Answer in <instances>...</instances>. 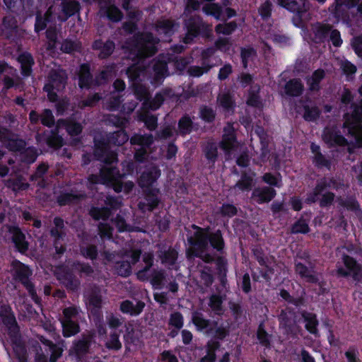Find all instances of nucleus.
<instances>
[{
    "label": "nucleus",
    "instance_id": "nucleus-8",
    "mask_svg": "<svg viewBox=\"0 0 362 362\" xmlns=\"http://www.w3.org/2000/svg\"><path fill=\"white\" fill-rule=\"evenodd\" d=\"M95 332L89 330L81 334L79 339L72 342L69 349V354L76 358L78 361H82L91 353V347L95 343Z\"/></svg>",
    "mask_w": 362,
    "mask_h": 362
},
{
    "label": "nucleus",
    "instance_id": "nucleus-21",
    "mask_svg": "<svg viewBox=\"0 0 362 362\" xmlns=\"http://www.w3.org/2000/svg\"><path fill=\"white\" fill-rule=\"evenodd\" d=\"M144 199L146 202H140L138 207L140 210L146 209L149 211H153L160 204V198L159 197V189L158 188L144 189Z\"/></svg>",
    "mask_w": 362,
    "mask_h": 362
},
{
    "label": "nucleus",
    "instance_id": "nucleus-59",
    "mask_svg": "<svg viewBox=\"0 0 362 362\" xmlns=\"http://www.w3.org/2000/svg\"><path fill=\"white\" fill-rule=\"evenodd\" d=\"M131 86L135 98L139 101L144 103V100H146L149 97V91L147 87L142 83H132Z\"/></svg>",
    "mask_w": 362,
    "mask_h": 362
},
{
    "label": "nucleus",
    "instance_id": "nucleus-49",
    "mask_svg": "<svg viewBox=\"0 0 362 362\" xmlns=\"http://www.w3.org/2000/svg\"><path fill=\"white\" fill-rule=\"evenodd\" d=\"M153 255L151 252H146L143 256V261L145 266L141 269H139L136 273L137 279L141 281H144L148 279V273L150 272L151 267L153 265Z\"/></svg>",
    "mask_w": 362,
    "mask_h": 362
},
{
    "label": "nucleus",
    "instance_id": "nucleus-12",
    "mask_svg": "<svg viewBox=\"0 0 362 362\" xmlns=\"http://www.w3.org/2000/svg\"><path fill=\"white\" fill-rule=\"evenodd\" d=\"M341 261L345 268L337 267L336 274L338 277L352 276L354 280L359 281L362 279V267L353 257L343 254Z\"/></svg>",
    "mask_w": 362,
    "mask_h": 362
},
{
    "label": "nucleus",
    "instance_id": "nucleus-57",
    "mask_svg": "<svg viewBox=\"0 0 362 362\" xmlns=\"http://www.w3.org/2000/svg\"><path fill=\"white\" fill-rule=\"evenodd\" d=\"M257 51L255 48L249 45L248 47H241L240 49V57L241 64L243 68L247 69L250 60L256 57Z\"/></svg>",
    "mask_w": 362,
    "mask_h": 362
},
{
    "label": "nucleus",
    "instance_id": "nucleus-10",
    "mask_svg": "<svg viewBox=\"0 0 362 362\" xmlns=\"http://www.w3.org/2000/svg\"><path fill=\"white\" fill-rule=\"evenodd\" d=\"M277 4L293 14L292 21L296 26L303 23V18L309 10L307 0H277Z\"/></svg>",
    "mask_w": 362,
    "mask_h": 362
},
{
    "label": "nucleus",
    "instance_id": "nucleus-26",
    "mask_svg": "<svg viewBox=\"0 0 362 362\" xmlns=\"http://www.w3.org/2000/svg\"><path fill=\"white\" fill-rule=\"evenodd\" d=\"M236 143L237 137L233 125L223 127L222 139L219 144L220 148L225 152H230Z\"/></svg>",
    "mask_w": 362,
    "mask_h": 362
},
{
    "label": "nucleus",
    "instance_id": "nucleus-15",
    "mask_svg": "<svg viewBox=\"0 0 362 362\" xmlns=\"http://www.w3.org/2000/svg\"><path fill=\"white\" fill-rule=\"evenodd\" d=\"M322 140L328 147L346 146L349 145L347 139L341 134L337 127H331L324 129Z\"/></svg>",
    "mask_w": 362,
    "mask_h": 362
},
{
    "label": "nucleus",
    "instance_id": "nucleus-25",
    "mask_svg": "<svg viewBox=\"0 0 362 362\" xmlns=\"http://www.w3.org/2000/svg\"><path fill=\"white\" fill-rule=\"evenodd\" d=\"M211 247L221 255L226 254V243L221 229L214 231L209 230L208 248Z\"/></svg>",
    "mask_w": 362,
    "mask_h": 362
},
{
    "label": "nucleus",
    "instance_id": "nucleus-55",
    "mask_svg": "<svg viewBox=\"0 0 362 362\" xmlns=\"http://www.w3.org/2000/svg\"><path fill=\"white\" fill-rule=\"evenodd\" d=\"M61 279L67 289L74 291L78 290L80 284L79 281L71 271L68 269L64 271Z\"/></svg>",
    "mask_w": 362,
    "mask_h": 362
},
{
    "label": "nucleus",
    "instance_id": "nucleus-56",
    "mask_svg": "<svg viewBox=\"0 0 362 362\" xmlns=\"http://www.w3.org/2000/svg\"><path fill=\"white\" fill-rule=\"evenodd\" d=\"M202 12L207 16H211L215 19L220 21L223 13V8L218 3H207L202 7Z\"/></svg>",
    "mask_w": 362,
    "mask_h": 362
},
{
    "label": "nucleus",
    "instance_id": "nucleus-7",
    "mask_svg": "<svg viewBox=\"0 0 362 362\" xmlns=\"http://www.w3.org/2000/svg\"><path fill=\"white\" fill-rule=\"evenodd\" d=\"M67 81V76L63 70L52 69L47 76L43 90L47 93V98L50 102L58 100L56 93L64 89Z\"/></svg>",
    "mask_w": 362,
    "mask_h": 362
},
{
    "label": "nucleus",
    "instance_id": "nucleus-37",
    "mask_svg": "<svg viewBox=\"0 0 362 362\" xmlns=\"http://www.w3.org/2000/svg\"><path fill=\"white\" fill-rule=\"evenodd\" d=\"M40 136L43 138L47 145L51 148H59L63 145V139L59 135L57 127L51 130H45Z\"/></svg>",
    "mask_w": 362,
    "mask_h": 362
},
{
    "label": "nucleus",
    "instance_id": "nucleus-30",
    "mask_svg": "<svg viewBox=\"0 0 362 362\" xmlns=\"http://www.w3.org/2000/svg\"><path fill=\"white\" fill-rule=\"evenodd\" d=\"M17 62L20 63V73L23 78H28L33 73V66L35 61L32 54L28 52L20 54L17 57Z\"/></svg>",
    "mask_w": 362,
    "mask_h": 362
},
{
    "label": "nucleus",
    "instance_id": "nucleus-45",
    "mask_svg": "<svg viewBox=\"0 0 362 362\" xmlns=\"http://www.w3.org/2000/svg\"><path fill=\"white\" fill-rule=\"evenodd\" d=\"M124 177L125 175L121 174L116 167H103L100 171V177L103 183H108L113 180Z\"/></svg>",
    "mask_w": 362,
    "mask_h": 362
},
{
    "label": "nucleus",
    "instance_id": "nucleus-31",
    "mask_svg": "<svg viewBox=\"0 0 362 362\" xmlns=\"http://www.w3.org/2000/svg\"><path fill=\"white\" fill-rule=\"evenodd\" d=\"M255 176V173L251 169L249 171L243 170L240 179L234 185V189L242 192L251 191L254 185L253 179Z\"/></svg>",
    "mask_w": 362,
    "mask_h": 362
},
{
    "label": "nucleus",
    "instance_id": "nucleus-23",
    "mask_svg": "<svg viewBox=\"0 0 362 362\" xmlns=\"http://www.w3.org/2000/svg\"><path fill=\"white\" fill-rule=\"evenodd\" d=\"M92 47L94 50L99 51L98 57L100 59H107L112 56L115 49V43L112 40L107 39L103 41L102 39L95 40Z\"/></svg>",
    "mask_w": 362,
    "mask_h": 362
},
{
    "label": "nucleus",
    "instance_id": "nucleus-16",
    "mask_svg": "<svg viewBox=\"0 0 362 362\" xmlns=\"http://www.w3.org/2000/svg\"><path fill=\"white\" fill-rule=\"evenodd\" d=\"M94 156L98 160L107 165L117 160V155L110 150L108 143L103 139L95 141Z\"/></svg>",
    "mask_w": 362,
    "mask_h": 362
},
{
    "label": "nucleus",
    "instance_id": "nucleus-1",
    "mask_svg": "<svg viewBox=\"0 0 362 362\" xmlns=\"http://www.w3.org/2000/svg\"><path fill=\"white\" fill-rule=\"evenodd\" d=\"M122 29L133 36L124 41L122 49L132 62H139L153 56L157 52L159 38L151 32H136L138 29L136 22L128 21L122 24Z\"/></svg>",
    "mask_w": 362,
    "mask_h": 362
},
{
    "label": "nucleus",
    "instance_id": "nucleus-2",
    "mask_svg": "<svg viewBox=\"0 0 362 362\" xmlns=\"http://www.w3.org/2000/svg\"><path fill=\"white\" fill-rule=\"evenodd\" d=\"M191 322L195 326L197 331L213 338L206 344V354L216 357V351L221 347V342L230 336V324L227 322L219 324L216 320L206 319L199 310L192 312Z\"/></svg>",
    "mask_w": 362,
    "mask_h": 362
},
{
    "label": "nucleus",
    "instance_id": "nucleus-19",
    "mask_svg": "<svg viewBox=\"0 0 362 362\" xmlns=\"http://www.w3.org/2000/svg\"><path fill=\"white\" fill-rule=\"evenodd\" d=\"M161 176V171L156 166L146 168L138 178L139 186L144 189H154L153 185Z\"/></svg>",
    "mask_w": 362,
    "mask_h": 362
},
{
    "label": "nucleus",
    "instance_id": "nucleus-50",
    "mask_svg": "<svg viewBox=\"0 0 362 362\" xmlns=\"http://www.w3.org/2000/svg\"><path fill=\"white\" fill-rule=\"evenodd\" d=\"M108 21L112 23H118L123 18V13L115 4L104 6L101 8Z\"/></svg>",
    "mask_w": 362,
    "mask_h": 362
},
{
    "label": "nucleus",
    "instance_id": "nucleus-17",
    "mask_svg": "<svg viewBox=\"0 0 362 362\" xmlns=\"http://www.w3.org/2000/svg\"><path fill=\"white\" fill-rule=\"evenodd\" d=\"M0 141L10 151L20 152L26 146V142L22 139H13L11 131L7 127L1 129Z\"/></svg>",
    "mask_w": 362,
    "mask_h": 362
},
{
    "label": "nucleus",
    "instance_id": "nucleus-34",
    "mask_svg": "<svg viewBox=\"0 0 362 362\" xmlns=\"http://www.w3.org/2000/svg\"><path fill=\"white\" fill-rule=\"evenodd\" d=\"M312 30L314 33V42L321 44L327 40L329 34L332 30V26L329 24L317 23L313 26Z\"/></svg>",
    "mask_w": 362,
    "mask_h": 362
},
{
    "label": "nucleus",
    "instance_id": "nucleus-38",
    "mask_svg": "<svg viewBox=\"0 0 362 362\" xmlns=\"http://www.w3.org/2000/svg\"><path fill=\"white\" fill-rule=\"evenodd\" d=\"M176 24L173 20H158L155 23V30L160 35L170 38L175 33Z\"/></svg>",
    "mask_w": 362,
    "mask_h": 362
},
{
    "label": "nucleus",
    "instance_id": "nucleus-5",
    "mask_svg": "<svg viewBox=\"0 0 362 362\" xmlns=\"http://www.w3.org/2000/svg\"><path fill=\"white\" fill-rule=\"evenodd\" d=\"M351 113L344 114L343 128L354 139L355 144L360 147L362 146V110L355 103H351Z\"/></svg>",
    "mask_w": 362,
    "mask_h": 362
},
{
    "label": "nucleus",
    "instance_id": "nucleus-22",
    "mask_svg": "<svg viewBox=\"0 0 362 362\" xmlns=\"http://www.w3.org/2000/svg\"><path fill=\"white\" fill-rule=\"evenodd\" d=\"M78 84L81 89L88 90L94 83L93 75L91 73V66L88 62L80 64L78 71Z\"/></svg>",
    "mask_w": 362,
    "mask_h": 362
},
{
    "label": "nucleus",
    "instance_id": "nucleus-46",
    "mask_svg": "<svg viewBox=\"0 0 362 362\" xmlns=\"http://www.w3.org/2000/svg\"><path fill=\"white\" fill-rule=\"evenodd\" d=\"M80 199L78 194L63 190L57 196V202L59 206H65L76 203Z\"/></svg>",
    "mask_w": 362,
    "mask_h": 362
},
{
    "label": "nucleus",
    "instance_id": "nucleus-14",
    "mask_svg": "<svg viewBox=\"0 0 362 362\" xmlns=\"http://www.w3.org/2000/svg\"><path fill=\"white\" fill-rule=\"evenodd\" d=\"M293 316L294 310L291 308L281 310L280 315H279V324H280V327L286 335L296 334L298 331V325L296 321L293 319Z\"/></svg>",
    "mask_w": 362,
    "mask_h": 362
},
{
    "label": "nucleus",
    "instance_id": "nucleus-64",
    "mask_svg": "<svg viewBox=\"0 0 362 362\" xmlns=\"http://www.w3.org/2000/svg\"><path fill=\"white\" fill-rule=\"evenodd\" d=\"M44 344L48 346L49 351L50 352L49 361L57 362L62 356L63 349L52 341L46 340Z\"/></svg>",
    "mask_w": 362,
    "mask_h": 362
},
{
    "label": "nucleus",
    "instance_id": "nucleus-3",
    "mask_svg": "<svg viewBox=\"0 0 362 362\" xmlns=\"http://www.w3.org/2000/svg\"><path fill=\"white\" fill-rule=\"evenodd\" d=\"M0 319L1 324L7 328L16 358L18 362H28L27 349L22 341L14 313L8 304H0Z\"/></svg>",
    "mask_w": 362,
    "mask_h": 362
},
{
    "label": "nucleus",
    "instance_id": "nucleus-61",
    "mask_svg": "<svg viewBox=\"0 0 362 362\" xmlns=\"http://www.w3.org/2000/svg\"><path fill=\"white\" fill-rule=\"evenodd\" d=\"M238 28V24L236 21H233L230 22H226L223 23H219L216 25L215 31L217 34L224 35H230L235 32V30Z\"/></svg>",
    "mask_w": 362,
    "mask_h": 362
},
{
    "label": "nucleus",
    "instance_id": "nucleus-60",
    "mask_svg": "<svg viewBox=\"0 0 362 362\" xmlns=\"http://www.w3.org/2000/svg\"><path fill=\"white\" fill-rule=\"evenodd\" d=\"M251 251L253 257L257 261L259 265L262 267H268L267 257L266 256L264 250L262 249V246L261 245H252L251 247Z\"/></svg>",
    "mask_w": 362,
    "mask_h": 362
},
{
    "label": "nucleus",
    "instance_id": "nucleus-24",
    "mask_svg": "<svg viewBox=\"0 0 362 362\" xmlns=\"http://www.w3.org/2000/svg\"><path fill=\"white\" fill-rule=\"evenodd\" d=\"M299 313L303 320L305 329L315 337H319L318 326L320 322L317 314L306 310H300Z\"/></svg>",
    "mask_w": 362,
    "mask_h": 362
},
{
    "label": "nucleus",
    "instance_id": "nucleus-18",
    "mask_svg": "<svg viewBox=\"0 0 362 362\" xmlns=\"http://www.w3.org/2000/svg\"><path fill=\"white\" fill-rule=\"evenodd\" d=\"M173 95V90L170 88L163 89L160 92L156 93L153 98L150 96L141 103V108L144 110L156 111L159 110L164 103L166 97Z\"/></svg>",
    "mask_w": 362,
    "mask_h": 362
},
{
    "label": "nucleus",
    "instance_id": "nucleus-43",
    "mask_svg": "<svg viewBox=\"0 0 362 362\" xmlns=\"http://www.w3.org/2000/svg\"><path fill=\"white\" fill-rule=\"evenodd\" d=\"M62 11L65 16V19L78 13L81 10V4L76 0H60Z\"/></svg>",
    "mask_w": 362,
    "mask_h": 362
},
{
    "label": "nucleus",
    "instance_id": "nucleus-32",
    "mask_svg": "<svg viewBox=\"0 0 362 362\" xmlns=\"http://www.w3.org/2000/svg\"><path fill=\"white\" fill-rule=\"evenodd\" d=\"M166 273L164 269H153L151 272L148 273V279L144 281H149L153 289H163L166 283Z\"/></svg>",
    "mask_w": 362,
    "mask_h": 362
},
{
    "label": "nucleus",
    "instance_id": "nucleus-9",
    "mask_svg": "<svg viewBox=\"0 0 362 362\" xmlns=\"http://www.w3.org/2000/svg\"><path fill=\"white\" fill-rule=\"evenodd\" d=\"M33 272L28 265L16 260L14 265V279L23 285L31 298L37 303L39 298L37 295L34 284L30 281Z\"/></svg>",
    "mask_w": 362,
    "mask_h": 362
},
{
    "label": "nucleus",
    "instance_id": "nucleus-44",
    "mask_svg": "<svg viewBox=\"0 0 362 362\" xmlns=\"http://www.w3.org/2000/svg\"><path fill=\"white\" fill-rule=\"evenodd\" d=\"M256 337L259 344L262 346H264L265 349L271 348L272 335L267 332L264 322L258 325Z\"/></svg>",
    "mask_w": 362,
    "mask_h": 362
},
{
    "label": "nucleus",
    "instance_id": "nucleus-51",
    "mask_svg": "<svg viewBox=\"0 0 362 362\" xmlns=\"http://www.w3.org/2000/svg\"><path fill=\"white\" fill-rule=\"evenodd\" d=\"M141 62L142 61H140L139 62ZM134 62L136 63L130 65L127 69V75L132 83L141 82L142 79H141L140 77L145 72V68L144 66L138 65L137 64L139 62Z\"/></svg>",
    "mask_w": 362,
    "mask_h": 362
},
{
    "label": "nucleus",
    "instance_id": "nucleus-27",
    "mask_svg": "<svg viewBox=\"0 0 362 362\" xmlns=\"http://www.w3.org/2000/svg\"><path fill=\"white\" fill-rule=\"evenodd\" d=\"M276 194V190L271 187H262L255 188L252 194V197L259 204L269 203Z\"/></svg>",
    "mask_w": 362,
    "mask_h": 362
},
{
    "label": "nucleus",
    "instance_id": "nucleus-58",
    "mask_svg": "<svg viewBox=\"0 0 362 362\" xmlns=\"http://www.w3.org/2000/svg\"><path fill=\"white\" fill-rule=\"evenodd\" d=\"M338 203L340 206L348 209L349 211H356L360 209V205L356 198L353 195L345 198L339 197L338 198Z\"/></svg>",
    "mask_w": 362,
    "mask_h": 362
},
{
    "label": "nucleus",
    "instance_id": "nucleus-29",
    "mask_svg": "<svg viewBox=\"0 0 362 362\" xmlns=\"http://www.w3.org/2000/svg\"><path fill=\"white\" fill-rule=\"evenodd\" d=\"M325 78V71L319 68L313 71L310 76L305 78L308 90L310 93H318L321 90V82Z\"/></svg>",
    "mask_w": 362,
    "mask_h": 362
},
{
    "label": "nucleus",
    "instance_id": "nucleus-54",
    "mask_svg": "<svg viewBox=\"0 0 362 362\" xmlns=\"http://www.w3.org/2000/svg\"><path fill=\"white\" fill-rule=\"evenodd\" d=\"M88 214L95 221H107L110 218L112 215V211L108 207H98L93 206L88 211Z\"/></svg>",
    "mask_w": 362,
    "mask_h": 362
},
{
    "label": "nucleus",
    "instance_id": "nucleus-42",
    "mask_svg": "<svg viewBox=\"0 0 362 362\" xmlns=\"http://www.w3.org/2000/svg\"><path fill=\"white\" fill-rule=\"evenodd\" d=\"M194 129V123L190 116L185 113L179 119L177 124V134L185 137L189 134Z\"/></svg>",
    "mask_w": 362,
    "mask_h": 362
},
{
    "label": "nucleus",
    "instance_id": "nucleus-36",
    "mask_svg": "<svg viewBox=\"0 0 362 362\" xmlns=\"http://www.w3.org/2000/svg\"><path fill=\"white\" fill-rule=\"evenodd\" d=\"M80 255L85 259L95 262L98 258V247L96 244L88 243L83 240L79 243Z\"/></svg>",
    "mask_w": 362,
    "mask_h": 362
},
{
    "label": "nucleus",
    "instance_id": "nucleus-40",
    "mask_svg": "<svg viewBox=\"0 0 362 362\" xmlns=\"http://www.w3.org/2000/svg\"><path fill=\"white\" fill-rule=\"evenodd\" d=\"M294 269H296V273L302 279H305L307 282L310 284H317L319 282L318 276L312 273V271L303 262H296L294 264Z\"/></svg>",
    "mask_w": 362,
    "mask_h": 362
},
{
    "label": "nucleus",
    "instance_id": "nucleus-48",
    "mask_svg": "<svg viewBox=\"0 0 362 362\" xmlns=\"http://www.w3.org/2000/svg\"><path fill=\"white\" fill-rule=\"evenodd\" d=\"M158 258L164 264L173 266L178 259V252L173 247H169L168 250H158Z\"/></svg>",
    "mask_w": 362,
    "mask_h": 362
},
{
    "label": "nucleus",
    "instance_id": "nucleus-63",
    "mask_svg": "<svg viewBox=\"0 0 362 362\" xmlns=\"http://www.w3.org/2000/svg\"><path fill=\"white\" fill-rule=\"evenodd\" d=\"M16 27V20L13 16L8 15L3 17L0 27L2 35L11 34Z\"/></svg>",
    "mask_w": 362,
    "mask_h": 362
},
{
    "label": "nucleus",
    "instance_id": "nucleus-11",
    "mask_svg": "<svg viewBox=\"0 0 362 362\" xmlns=\"http://www.w3.org/2000/svg\"><path fill=\"white\" fill-rule=\"evenodd\" d=\"M54 226L49 229V235L53 238V247L55 255L61 257L66 250V247L63 243L66 235L64 219L60 216L53 218Z\"/></svg>",
    "mask_w": 362,
    "mask_h": 362
},
{
    "label": "nucleus",
    "instance_id": "nucleus-41",
    "mask_svg": "<svg viewBox=\"0 0 362 362\" xmlns=\"http://www.w3.org/2000/svg\"><path fill=\"white\" fill-rule=\"evenodd\" d=\"M202 151L208 164L214 166L218 158V146L214 141H207Z\"/></svg>",
    "mask_w": 362,
    "mask_h": 362
},
{
    "label": "nucleus",
    "instance_id": "nucleus-53",
    "mask_svg": "<svg viewBox=\"0 0 362 362\" xmlns=\"http://www.w3.org/2000/svg\"><path fill=\"white\" fill-rule=\"evenodd\" d=\"M52 14L47 11L44 15L40 13H37L35 15L34 30L36 33H39L41 31L45 30L47 27V24L51 21Z\"/></svg>",
    "mask_w": 362,
    "mask_h": 362
},
{
    "label": "nucleus",
    "instance_id": "nucleus-47",
    "mask_svg": "<svg viewBox=\"0 0 362 362\" xmlns=\"http://www.w3.org/2000/svg\"><path fill=\"white\" fill-rule=\"evenodd\" d=\"M62 334L65 338L76 335L81 331L78 320H61Z\"/></svg>",
    "mask_w": 362,
    "mask_h": 362
},
{
    "label": "nucleus",
    "instance_id": "nucleus-13",
    "mask_svg": "<svg viewBox=\"0 0 362 362\" xmlns=\"http://www.w3.org/2000/svg\"><path fill=\"white\" fill-rule=\"evenodd\" d=\"M107 122L116 128L120 129L112 134L111 141L117 146H121L129 140V136L124 130L129 122V119L125 117L112 114L107 118Z\"/></svg>",
    "mask_w": 362,
    "mask_h": 362
},
{
    "label": "nucleus",
    "instance_id": "nucleus-6",
    "mask_svg": "<svg viewBox=\"0 0 362 362\" xmlns=\"http://www.w3.org/2000/svg\"><path fill=\"white\" fill-rule=\"evenodd\" d=\"M191 228L195 231L193 235L187 238L189 247L186 251L188 259L190 257H201L204 252L208 250V238L209 226L202 228L197 225H192Z\"/></svg>",
    "mask_w": 362,
    "mask_h": 362
},
{
    "label": "nucleus",
    "instance_id": "nucleus-52",
    "mask_svg": "<svg viewBox=\"0 0 362 362\" xmlns=\"http://www.w3.org/2000/svg\"><path fill=\"white\" fill-rule=\"evenodd\" d=\"M223 298L218 293H213L209 298L208 306L215 315L221 316L223 313Z\"/></svg>",
    "mask_w": 362,
    "mask_h": 362
},
{
    "label": "nucleus",
    "instance_id": "nucleus-62",
    "mask_svg": "<svg viewBox=\"0 0 362 362\" xmlns=\"http://www.w3.org/2000/svg\"><path fill=\"white\" fill-rule=\"evenodd\" d=\"M216 112L211 107L202 105L199 108V117L202 121L207 124H211L215 122Z\"/></svg>",
    "mask_w": 362,
    "mask_h": 362
},
{
    "label": "nucleus",
    "instance_id": "nucleus-28",
    "mask_svg": "<svg viewBox=\"0 0 362 362\" xmlns=\"http://www.w3.org/2000/svg\"><path fill=\"white\" fill-rule=\"evenodd\" d=\"M153 80L155 84L162 83L168 75V63L163 60H155L152 62Z\"/></svg>",
    "mask_w": 362,
    "mask_h": 362
},
{
    "label": "nucleus",
    "instance_id": "nucleus-33",
    "mask_svg": "<svg viewBox=\"0 0 362 362\" xmlns=\"http://www.w3.org/2000/svg\"><path fill=\"white\" fill-rule=\"evenodd\" d=\"M304 90V85L300 78L290 79L284 86L285 93L288 97H300Z\"/></svg>",
    "mask_w": 362,
    "mask_h": 362
},
{
    "label": "nucleus",
    "instance_id": "nucleus-20",
    "mask_svg": "<svg viewBox=\"0 0 362 362\" xmlns=\"http://www.w3.org/2000/svg\"><path fill=\"white\" fill-rule=\"evenodd\" d=\"M8 232L11 234V241L13 243L16 250L23 255L25 254L29 249V243L26 240V236L22 232L19 226H9Z\"/></svg>",
    "mask_w": 362,
    "mask_h": 362
},
{
    "label": "nucleus",
    "instance_id": "nucleus-35",
    "mask_svg": "<svg viewBox=\"0 0 362 362\" xmlns=\"http://www.w3.org/2000/svg\"><path fill=\"white\" fill-rule=\"evenodd\" d=\"M145 305V303L142 300H138L136 305H134L132 301L124 300L119 304V310L131 316H137L144 310Z\"/></svg>",
    "mask_w": 362,
    "mask_h": 362
},
{
    "label": "nucleus",
    "instance_id": "nucleus-4",
    "mask_svg": "<svg viewBox=\"0 0 362 362\" xmlns=\"http://www.w3.org/2000/svg\"><path fill=\"white\" fill-rule=\"evenodd\" d=\"M186 30L183 42L190 45L197 38L208 39L212 35V25L206 23L199 14H192L184 20Z\"/></svg>",
    "mask_w": 362,
    "mask_h": 362
},
{
    "label": "nucleus",
    "instance_id": "nucleus-39",
    "mask_svg": "<svg viewBox=\"0 0 362 362\" xmlns=\"http://www.w3.org/2000/svg\"><path fill=\"white\" fill-rule=\"evenodd\" d=\"M307 101H310L308 98L305 100H300V103L302 104V107L304 111L303 117L305 121L310 122H315L320 116L321 111L317 105L310 106L305 103Z\"/></svg>",
    "mask_w": 362,
    "mask_h": 362
}]
</instances>
